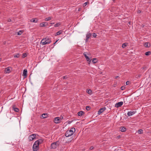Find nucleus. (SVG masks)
I'll return each instance as SVG.
<instances>
[{"label":"nucleus","instance_id":"obj_1","mask_svg":"<svg viewBox=\"0 0 151 151\" xmlns=\"http://www.w3.org/2000/svg\"><path fill=\"white\" fill-rule=\"evenodd\" d=\"M43 141L42 139H40L34 142L32 147V149L33 151H37L39 150V145L42 144Z\"/></svg>","mask_w":151,"mask_h":151},{"label":"nucleus","instance_id":"obj_2","mask_svg":"<svg viewBox=\"0 0 151 151\" xmlns=\"http://www.w3.org/2000/svg\"><path fill=\"white\" fill-rule=\"evenodd\" d=\"M75 131V128H72L70 130H67L65 132V136L66 137H68L73 134Z\"/></svg>","mask_w":151,"mask_h":151},{"label":"nucleus","instance_id":"obj_3","mask_svg":"<svg viewBox=\"0 0 151 151\" xmlns=\"http://www.w3.org/2000/svg\"><path fill=\"white\" fill-rule=\"evenodd\" d=\"M51 40L48 38L43 39L41 41L40 43H42V45L46 44H48L51 42Z\"/></svg>","mask_w":151,"mask_h":151},{"label":"nucleus","instance_id":"obj_4","mask_svg":"<svg viewBox=\"0 0 151 151\" xmlns=\"http://www.w3.org/2000/svg\"><path fill=\"white\" fill-rule=\"evenodd\" d=\"M59 144L60 142L59 141L52 143L51 144V148L53 149L57 148L59 145Z\"/></svg>","mask_w":151,"mask_h":151},{"label":"nucleus","instance_id":"obj_5","mask_svg":"<svg viewBox=\"0 0 151 151\" xmlns=\"http://www.w3.org/2000/svg\"><path fill=\"white\" fill-rule=\"evenodd\" d=\"M36 134H31L28 137L29 141H31L35 138Z\"/></svg>","mask_w":151,"mask_h":151},{"label":"nucleus","instance_id":"obj_6","mask_svg":"<svg viewBox=\"0 0 151 151\" xmlns=\"http://www.w3.org/2000/svg\"><path fill=\"white\" fill-rule=\"evenodd\" d=\"M83 55L86 58L87 61L88 62V63L89 64H90L91 63V60L89 58V57L87 55L86 53L85 52L84 53Z\"/></svg>","mask_w":151,"mask_h":151},{"label":"nucleus","instance_id":"obj_7","mask_svg":"<svg viewBox=\"0 0 151 151\" xmlns=\"http://www.w3.org/2000/svg\"><path fill=\"white\" fill-rule=\"evenodd\" d=\"M123 104V101H120L116 103L115 104V107L117 108L121 106Z\"/></svg>","mask_w":151,"mask_h":151},{"label":"nucleus","instance_id":"obj_8","mask_svg":"<svg viewBox=\"0 0 151 151\" xmlns=\"http://www.w3.org/2000/svg\"><path fill=\"white\" fill-rule=\"evenodd\" d=\"M60 118L59 117H57L55 118L54 119V122L56 124H58L60 123Z\"/></svg>","mask_w":151,"mask_h":151},{"label":"nucleus","instance_id":"obj_9","mask_svg":"<svg viewBox=\"0 0 151 151\" xmlns=\"http://www.w3.org/2000/svg\"><path fill=\"white\" fill-rule=\"evenodd\" d=\"M105 109L106 108L105 107H103L100 109L98 111V114L99 115L100 114L104 111L105 110Z\"/></svg>","mask_w":151,"mask_h":151},{"label":"nucleus","instance_id":"obj_10","mask_svg":"<svg viewBox=\"0 0 151 151\" xmlns=\"http://www.w3.org/2000/svg\"><path fill=\"white\" fill-rule=\"evenodd\" d=\"M91 35V34L89 32H88L86 35V42H87L88 39L90 37Z\"/></svg>","mask_w":151,"mask_h":151},{"label":"nucleus","instance_id":"obj_11","mask_svg":"<svg viewBox=\"0 0 151 151\" xmlns=\"http://www.w3.org/2000/svg\"><path fill=\"white\" fill-rule=\"evenodd\" d=\"M10 68H11V67H9L5 69V71L6 73H9L10 72Z\"/></svg>","mask_w":151,"mask_h":151},{"label":"nucleus","instance_id":"obj_12","mask_svg":"<svg viewBox=\"0 0 151 151\" xmlns=\"http://www.w3.org/2000/svg\"><path fill=\"white\" fill-rule=\"evenodd\" d=\"M27 70L26 69H24L23 71L22 75L25 77L27 76Z\"/></svg>","mask_w":151,"mask_h":151},{"label":"nucleus","instance_id":"obj_13","mask_svg":"<svg viewBox=\"0 0 151 151\" xmlns=\"http://www.w3.org/2000/svg\"><path fill=\"white\" fill-rule=\"evenodd\" d=\"M134 114V111H128L127 113V114L128 116H130L133 115Z\"/></svg>","mask_w":151,"mask_h":151},{"label":"nucleus","instance_id":"obj_14","mask_svg":"<svg viewBox=\"0 0 151 151\" xmlns=\"http://www.w3.org/2000/svg\"><path fill=\"white\" fill-rule=\"evenodd\" d=\"M84 114V112L82 111H81L78 113V114L79 116H81Z\"/></svg>","mask_w":151,"mask_h":151},{"label":"nucleus","instance_id":"obj_15","mask_svg":"<svg viewBox=\"0 0 151 151\" xmlns=\"http://www.w3.org/2000/svg\"><path fill=\"white\" fill-rule=\"evenodd\" d=\"M38 21V20L36 18L32 19L30 20V22H32L36 23Z\"/></svg>","mask_w":151,"mask_h":151},{"label":"nucleus","instance_id":"obj_16","mask_svg":"<svg viewBox=\"0 0 151 151\" xmlns=\"http://www.w3.org/2000/svg\"><path fill=\"white\" fill-rule=\"evenodd\" d=\"M46 24H47V23L46 22H42L40 24V25L41 27H45L46 25Z\"/></svg>","mask_w":151,"mask_h":151},{"label":"nucleus","instance_id":"obj_17","mask_svg":"<svg viewBox=\"0 0 151 151\" xmlns=\"http://www.w3.org/2000/svg\"><path fill=\"white\" fill-rule=\"evenodd\" d=\"M144 46L146 47H148L150 46V44L149 42H145L144 45Z\"/></svg>","mask_w":151,"mask_h":151},{"label":"nucleus","instance_id":"obj_18","mask_svg":"<svg viewBox=\"0 0 151 151\" xmlns=\"http://www.w3.org/2000/svg\"><path fill=\"white\" fill-rule=\"evenodd\" d=\"M47 114L44 113L42 115V118L44 119L47 117Z\"/></svg>","mask_w":151,"mask_h":151},{"label":"nucleus","instance_id":"obj_19","mask_svg":"<svg viewBox=\"0 0 151 151\" xmlns=\"http://www.w3.org/2000/svg\"><path fill=\"white\" fill-rule=\"evenodd\" d=\"M126 130V128L124 127H121L120 131L122 132H124Z\"/></svg>","mask_w":151,"mask_h":151},{"label":"nucleus","instance_id":"obj_20","mask_svg":"<svg viewBox=\"0 0 151 151\" xmlns=\"http://www.w3.org/2000/svg\"><path fill=\"white\" fill-rule=\"evenodd\" d=\"M13 110L15 112H18L19 111V109L18 108H16V107H14V106H13Z\"/></svg>","mask_w":151,"mask_h":151},{"label":"nucleus","instance_id":"obj_21","mask_svg":"<svg viewBox=\"0 0 151 151\" xmlns=\"http://www.w3.org/2000/svg\"><path fill=\"white\" fill-rule=\"evenodd\" d=\"M62 30H60L56 33L55 36L59 35L60 34H62Z\"/></svg>","mask_w":151,"mask_h":151},{"label":"nucleus","instance_id":"obj_22","mask_svg":"<svg viewBox=\"0 0 151 151\" xmlns=\"http://www.w3.org/2000/svg\"><path fill=\"white\" fill-rule=\"evenodd\" d=\"M97 62V59L96 58H94L93 59L92 62L94 63H96Z\"/></svg>","mask_w":151,"mask_h":151},{"label":"nucleus","instance_id":"obj_23","mask_svg":"<svg viewBox=\"0 0 151 151\" xmlns=\"http://www.w3.org/2000/svg\"><path fill=\"white\" fill-rule=\"evenodd\" d=\"M128 43H125L122 44V47L123 48H124L127 45Z\"/></svg>","mask_w":151,"mask_h":151},{"label":"nucleus","instance_id":"obj_24","mask_svg":"<svg viewBox=\"0 0 151 151\" xmlns=\"http://www.w3.org/2000/svg\"><path fill=\"white\" fill-rule=\"evenodd\" d=\"M60 25V23H57L55 24L54 27H58Z\"/></svg>","mask_w":151,"mask_h":151},{"label":"nucleus","instance_id":"obj_25","mask_svg":"<svg viewBox=\"0 0 151 151\" xmlns=\"http://www.w3.org/2000/svg\"><path fill=\"white\" fill-rule=\"evenodd\" d=\"M151 53L150 51H148L145 52V55H149L151 54Z\"/></svg>","mask_w":151,"mask_h":151},{"label":"nucleus","instance_id":"obj_26","mask_svg":"<svg viewBox=\"0 0 151 151\" xmlns=\"http://www.w3.org/2000/svg\"><path fill=\"white\" fill-rule=\"evenodd\" d=\"M23 32V31L22 30H20L19 32H17V35H22Z\"/></svg>","mask_w":151,"mask_h":151},{"label":"nucleus","instance_id":"obj_27","mask_svg":"<svg viewBox=\"0 0 151 151\" xmlns=\"http://www.w3.org/2000/svg\"><path fill=\"white\" fill-rule=\"evenodd\" d=\"M86 92L88 94H90L91 93L92 91L90 89H88L87 90Z\"/></svg>","mask_w":151,"mask_h":151},{"label":"nucleus","instance_id":"obj_28","mask_svg":"<svg viewBox=\"0 0 151 151\" xmlns=\"http://www.w3.org/2000/svg\"><path fill=\"white\" fill-rule=\"evenodd\" d=\"M138 133L139 134L143 133V130L142 129H139L138 130Z\"/></svg>","mask_w":151,"mask_h":151},{"label":"nucleus","instance_id":"obj_29","mask_svg":"<svg viewBox=\"0 0 151 151\" xmlns=\"http://www.w3.org/2000/svg\"><path fill=\"white\" fill-rule=\"evenodd\" d=\"M51 17H49L48 18H46L45 19V21H49V20H51Z\"/></svg>","mask_w":151,"mask_h":151},{"label":"nucleus","instance_id":"obj_30","mask_svg":"<svg viewBox=\"0 0 151 151\" xmlns=\"http://www.w3.org/2000/svg\"><path fill=\"white\" fill-rule=\"evenodd\" d=\"M19 57V54H17L14 55V58H18Z\"/></svg>","mask_w":151,"mask_h":151},{"label":"nucleus","instance_id":"obj_31","mask_svg":"<svg viewBox=\"0 0 151 151\" xmlns=\"http://www.w3.org/2000/svg\"><path fill=\"white\" fill-rule=\"evenodd\" d=\"M90 109H91V108L89 106H87L86 107V109L87 111H88Z\"/></svg>","mask_w":151,"mask_h":151},{"label":"nucleus","instance_id":"obj_32","mask_svg":"<svg viewBox=\"0 0 151 151\" xmlns=\"http://www.w3.org/2000/svg\"><path fill=\"white\" fill-rule=\"evenodd\" d=\"M27 56V55L26 53H23L22 54V57L23 58H24L26 57Z\"/></svg>","mask_w":151,"mask_h":151},{"label":"nucleus","instance_id":"obj_33","mask_svg":"<svg viewBox=\"0 0 151 151\" xmlns=\"http://www.w3.org/2000/svg\"><path fill=\"white\" fill-rule=\"evenodd\" d=\"M97 36L96 34L95 33H93V36L94 37H96Z\"/></svg>","mask_w":151,"mask_h":151},{"label":"nucleus","instance_id":"obj_34","mask_svg":"<svg viewBox=\"0 0 151 151\" xmlns=\"http://www.w3.org/2000/svg\"><path fill=\"white\" fill-rule=\"evenodd\" d=\"M62 78H63V79H66L68 78V77L67 76H63Z\"/></svg>","mask_w":151,"mask_h":151},{"label":"nucleus","instance_id":"obj_35","mask_svg":"<svg viewBox=\"0 0 151 151\" xmlns=\"http://www.w3.org/2000/svg\"><path fill=\"white\" fill-rule=\"evenodd\" d=\"M87 3H88L87 2H86L85 3L83 4V7L85 6L87 4Z\"/></svg>","mask_w":151,"mask_h":151},{"label":"nucleus","instance_id":"obj_36","mask_svg":"<svg viewBox=\"0 0 151 151\" xmlns=\"http://www.w3.org/2000/svg\"><path fill=\"white\" fill-rule=\"evenodd\" d=\"M93 149V146H91V147H90V148H89V149L90 150H92Z\"/></svg>","mask_w":151,"mask_h":151},{"label":"nucleus","instance_id":"obj_37","mask_svg":"<svg viewBox=\"0 0 151 151\" xmlns=\"http://www.w3.org/2000/svg\"><path fill=\"white\" fill-rule=\"evenodd\" d=\"M129 82L128 81H127L126 83V84L127 85H128L129 84Z\"/></svg>","mask_w":151,"mask_h":151},{"label":"nucleus","instance_id":"obj_38","mask_svg":"<svg viewBox=\"0 0 151 151\" xmlns=\"http://www.w3.org/2000/svg\"><path fill=\"white\" fill-rule=\"evenodd\" d=\"M11 19H8L7 20V22H11Z\"/></svg>","mask_w":151,"mask_h":151},{"label":"nucleus","instance_id":"obj_39","mask_svg":"<svg viewBox=\"0 0 151 151\" xmlns=\"http://www.w3.org/2000/svg\"><path fill=\"white\" fill-rule=\"evenodd\" d=\"M59 117L60 118V120H61L62 119H63V117L62 116H60V117Z\"/></svg>","mask_w":151,"mask_h":151},{"label":"nucleus","instance_id":"obj_40","mask_svg":"<svg viewBox=\"0 0 151 151\" xmlns=\"http://www.w3.org/2000/svg\"><path fill=\"white\" fill-rule=\"evenodd\" d=\"M124 86H122L121 87V89L122 90H123L124 89Z\"/></svg>","mask_w":151,"mask_h":151},{"label":"nucleus","instance_id":"obj_41","mask_svg":"<svg viewBox=\"0 0 151 151\" xmlns=\"http://www.w3.org/2000/svg\"><path fill=\"white\" fill-rule=\"evenodd\" d=\"M73 122V121H69L68 122V124H71L72 122Z\"/></svg>","mask_w":151,"mask_h":151},{"label":"nucleus","instance_id":"obj_42","mask_svg":"<svg viewBox=\"0 0 151 151\" xmlns=\"http://www.w3.org/2000/svg\"><path fill=\"white\" fill-rule=\"evenodd\" d=\"M81 8H79L78 9V11H79L81 10Z\"/></svg>","mask_w":151,"mask_h":151},{"label":"nucleus","instance_id":"obj_43","mask_svg":"<svg viewBox=\"0 0 151 151\" xmlns=\"http://www.w3.org/2000/svg\"><path fill=\"white\" fill-rule=\"evenodd\" d=\"M137 12H138V13H141V11H140V10H138V11Z\"/></svg>","mask_w":151,"mask_h":151},{"label":"nucleus","instance_id":"obj_44","mask_svg":"<svg viewBox=\"0 0 151 151\" xmlns=\"http://www.w3.org/2000/svg\"><path fill=\"white\" fill-rule=\"evenodd\" d=\"M120 137V136H118V138H119Z\"/></svg>","mask_w":151,"mask_h":151},{"label":"nucleus","instance_id":"obj_45","mask_svg":"<svg viewBox=\"0 0 151 151\" xmlns=\"http://www.w3.org/2000/svg\"><path fill=\"white\" fill-rule=\"evenodd\" d=\"M54 24V23H50V24Z\"/></svg>","mask_w":151,"mask_h":151},{"label":"nucleus","instance_id":"obj_46","mask_svg":"<svg viewBox=\"0 0 151 151\" xmlns=\"http://www.w3.org/2000/svg\"><path fill=\"white\" fill-rule=\"evenodd\" d=\"M118 77H119V76H116L115 78H118Z\"/></svg>","mask_w":151,"mask_h":151},{"label":"nucleus","instance_id":"obj_47","mask_svg":"<svg viewBox=\"0 0 151 151\" xmlns=\"http://www.w3.org/2000/svg\"><path fill=\"white\" fill-rule=\"evenodd\" d=\"M58 41V40H56V41L55 42V43H56Z\"/></svg>","mask_w":151,"mask_h":151},{"label":"nucleus","instance_id":"obj_48","mask_svg":"<svg viewBox=\"0 0 151 151\" xmlns=\"http://www.w3.org/2000/svg\"><path fill=\"white\" fill-rule=\"evenodd\" d=\"M1 58H0V62L1 61Z\"/></svg>","mask_w":151,"mask_h":151},{"label":"nucleus","instance_id":"obj_49","mask_svg":"<svg viewBox=\"0 0 151 151\" xmlns=\"http://www.w3.org/2000/svg\"><path fill=\"white\" fill-rule=\"evenodd\" d=\"M55 43H55H55H54L53 44H54V45H55Z\"/></svg>","mask_w":151,"mask_h":151},{"label":"nucleus","instance_id":"obj_50","mask_svg":"<svg viewBox=\"0 0 151 151\" xmlns=\"http://www.w3.org/2000/svg\"><path fill=\"white\" fill-rule=\"evenodd\" d=\"M72 140V139H71V140H70V141H71V140Z\"/></svg>","mask_w":151,"mask_h":151},{"label":"nucleus","instance_id":"obj_51","mask_svg":"<svg viewBox=\"0 0 151 151\" xmlns=\"http://www.w3.org/2000/svg\"><path fill=\"white\" fill-rule=\"evenodd\" d=\"M112 1H114V0H112Z\"/></svg>","mask_w":151,"mask_h":151}]
</instances>
